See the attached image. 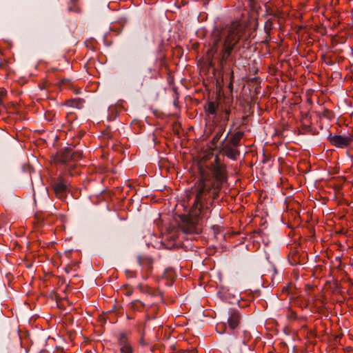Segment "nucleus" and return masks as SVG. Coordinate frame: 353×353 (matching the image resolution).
Returning a JSON list of instances; mask_svg holds the SVG:
<instances>
[{
  "label": "nucleus",
  "instance_id": "nucleus-17",
  "mask_svg": "<svg viewBox=\"0 0 353 353\" xmlns=\"http://www.w3.org/2000/svg\"><path fill=\"white\" fill-rule=\"evenodd\" d=\"M272 28V20L271 19H268L264 26L265 31L268 33Z\"/></svg>",
  "mask_w": 353,
  "mask_h": 353
},
{
  "label": "nucleus",
  "instance_id": "nucleus-10",
  "mask_svg": "<svg viewBox=\"0 0 353 353\" xmlns=\"http://www.w3.org/2000/svg\"><path fill=\"white\" fill-rule=\"evenodd\" d=\"M72 150L70 148L61 149L58 153V161L62 163H66L72 161Z\"/></svg>",
  "mask_w": 353,
  "mask_h": 353
},
{
  "label": "nucleus",
  "instance_id": "nucleus-15",
  "mask_svg": "<svg viewBox=\"0 0 353 353\" xmlns=\"http://www.w3.org/2000/svg\"><path fill=\"white\" fill-rule=\"evenodd\" d=\"M118 343H119V345H120V347H122L123 345L124 346V345L129 344L128 342L127 338L123 333H121L119 334V339H118Z\"/></svg>",
  "mask_w": 353,
  "mask_h": 353
},
{
  "label": "nucleus",
  "instance_id": "nucleus-1",
  "mask_svg": "<svg viewBox=\"0 0 353 353\" xmlns=\"http://www.w3.org/2000/svg\"><path fill=\"white\" fill-rule=\"evenodd\" d=\"M226 179L225 165L218 157H216L214 165L210 170L201 171V177L192 190L194 196L192 208L189 215L183 220L182 230L185 233L199 232L200 221L210 217L214 200L219 196Z\"/></svg>",
  "mask_w": 353,
  "mask_h": 353
},
{
  "label": "nucleus",
  "instance_id": "nucleus-6",
  "mask_svg": "<svg viewBox=\"0 0 353 353\" xmlns=\"http://www.w3.org/2000/svg\"><path fill=\"white\" fill-rule=\"evenodd\" d=\"M50 186L58 199L63 200L67 197L68 185L61 179H52Z\"/></svg>",
  "mask_w": 353,
  "mask_h": 353
},
{
  "label": "nucleus",
  "instance_id": "nucleus-4",
  "mask_svg": "<svg viewBox=\"0 0 353 353\" xmlns=\"http://www.w3.org/2000/svg\"><path fill=\"white\" fill-rule=\"evenodd\" d=\"M219 108V103L216 100H209L204 105L205 112L208 115H213L214 117V122L215 125L226 128L231 111L230 109L224 108L221 109L218 113Z\"/></svg>",
  "mask_w": 353,
  "mask_h": 353
},
{
  "label": "nucleus",
  "instance_id": "nucleus-19",
  "mask_svg": "<svg viewBox=\"0 0 353 353\" xmlns=\"http://www.w3.org/2000/svg\"><path fill=\"white\" fill-rule=\"evenodd\" d=\"M81 152L79 151H72V161H77L81 158Z\"/></svg>",
  "mask_w": 353,
  "mask_h": 353
},
{
  "label": "nucleus",
  "instance_id": "nucleus-23",
  "mask_svg": "<svg viewBox=\"0 0 353 353\" xmlns=\"http://www.w3.org/2000/svg\"><path fill=\"white\" fill-rule=\"evenodd\" d=\"M140 343L141 345H146L147 343L145 342L144 339L143 338L141 339Z\"/></svg>",
  "mask_w": 353,
  "mask_h": 353
},
{
  "label": "nucleus",
  "instance_id": "nucleus-20",
  "mask_svg": "<svg viewBox=\"0 0 353 353\" xmlns=\"http://www.w3.org/2000/svg\"><path fill=\"white\" fill-rule=\"evenodd\" d=\"M68 9L70 12H79L80 10L79 8L76 6L75 4H71V5L68 6Z\"/></svg>",
  "mask_w": 353,
  "mask_h": 353
},
{
  "label": "nucleus",
  "instance_id": "nucleus-30",
  "mask_svg": "<svg viewBox=\"0 0 353 353\" xmlns=\"http://www.w3.org/2000/svg\"><path fill=\"white\" fill-rule=\"evenodd\" d=\"M148 70H149L150 72H151V71H152V68H148Z\"/></svg>",
  "mask_w": 353,
  "mask_h": 353
},
{
  "label": "nucleus",
  "instance_id": "nucleus-32",
  "mask_svg": "<svg viewBox=\"0 0 353 353\" xmlns=\"http://www.w3.org/2000/svg\"><path fill=\"white\" fill-rule=\"evenodd\" d=\"M223 332H224V330H223V331H220V333H221V334H223Z\"/></svg>",
  "mask_w": 353,
  "mask_h": 353
},
{
  "label": "nucleus",
  "instance_id": "nucleus-27",
  "mask_svg": "<svg viewBox=\"0 0 353 353\" xmlns=\"http://www.w3.org/2000/svg\"><path fill=\"white\" fill-rule=\"evenodd\" d=\"M221 297L223 299H224V300H226V299H227V296H226L225 294H223V296H221Z\"/></svg>",
  "mask_w": 353,
  "mask_h": 353
},
{
  "label": "nucleus",
  "instance_id": "nucleus-13",
  "mask_svg": "<svg viewBox=\"0 0 353 353\" xmlns=\"http://www.w3.org/2000/svg\"><path fill=\"white\" fill-rule=\"evenodd\" d=\"M84 100L81 99H73L68 101L67 104L71 107L81 108L83 107Z\"/></svg>",
  "mask_w": 353,
  "mask_h": 353
},
{
  "label": "nucleus",
  "instance_id": "nucleus-11",
  "mask_svg": "<svg viewBox=\"0 0 353 353\" xmlns=\"http://www.w3.org/2000/svg\"><path fill=\"white\" fill-rule=\"evenodd\" d=\"M244 133L241 131H237L234 133H231L229 135V138L232 140V141L234 142L237 145H240V141L242 137H243Z\"/></svg>",
  "mask_w": 353,
  "mask_h": 353
},
{
  "label": "nucleus",
  "instance_id": "nucleus-29",
  "mask_svg": "<svg viewBox=\"0 0 353 353\" xmlns=\"http://www.w3.org/2000/svg\"><path fill=\"white\" fill-rule=\"evenodd\" d=\"M126 273H127V276H129V275H128V274H130V271H127V272H126Z\"/></svg>",
  "mask_w": 353,
  "mask_h": 353
},
{
  "label": "nucleus",
  "instance_id": "nucleus-3",
  "mask_svg": "<svg viewBox=\"0 0 353 353\" xmlns=\"http://www.w3.org/2000/svg\"><path fill=\"white\" fill-rule=\"evenodd\" d=\"M232 337L229 340L230 347L239 353H249L250 348L248 343L252 338L250 332L238 329L232 332Z\"/></svg>",
  "mask_w": 353,
  "mask_h": 353
},
{
  "label": "nucleus",
  "instance_id": "nucleus-18",
  "mask_svg": "<svg viewBox=\"0 0 353 353\" xmlns=\"http://www.w3.org/2000/svg\"><path fill=\"white\" fill-rule=\"evenodd\" d=\"M121 353H132V349L130 344L120 347Z\"/></svg>",
  "mask_w": 353,
  "mask_h": 353
},
{
  "label": "nucleus",
  "instance_id": "nucleus-31",
  "mask_svg": "<svg viewBox=\"0 0 353 353\" xmlns=\"http://www.w3.org/2000/svg\"><path fill=\"white\" fill-rule=\"evenodd\" d=\"M307 117V114H305L304 117Z\"/></svg>",
  "mask_w": 353,
  "mask_h": 353
},
{
  "label": "nucleus",
  "instance_id": "nucleus-8",
  "mask_svg": "<svg viewBox=\"0 0 353 353\" xmlns=\"http://www.w3.org/2000/svg\"><path fill=\"white\" fill-rule=\"evenodd\" d=\"M241 316L240 312L235 309H230L228 311V324L230 330L232 332L236 331L238 327Z\"/></svg>",
  "mask_w": 353,
  "mask_h": 353
},
{
  "label": "nucleus",
  "instance_id": "nucleus-2",
  "mask_svg": "<svg viewBox=\"0 0 353 353\" xmlns=\"http://www.w3.org/2000/svg\"><path fill=\"white\" fill-rule=\"evenodd\" d=\"M251 34V30L240 23H234L221 29L216 28L212 32L210 50L221 56L222 62H226L239 42H242L243 48H249Z\"/></svg>",
  "mask_w": 353,
  "mask_h": 353
},
{
  "label": "nucleus",
  "instance_id": "nucleus-14",
  "mask_svg": "<svg viewBox=\"0 0 353 353\" xmlns=\"http://www.w3.org/2000/svg\"><path fill=\"white\" fill-rule=\"evenodd\" d=\"M163 277L170 281L169 285H172L175 279V273L172 270L167 269L163 274Z\"/></svg>",
  "mask_w": 353,
  "mask_h": 353
},
{
  "label": "nucleus",
  "instance_id": "nucleus-9",
  "mask_svg": "<svg viewBox=\"0 0 353 353\" xmlns=\"http://www.w3.org/2000/svg\"><path fill=\"white\" fill-rule=\"evenodd\" d=\"M144 81V76L139 72H131L127 77V83L131 87L141 88Z\"/></svg>",
  "mask_w": 353,
  "mask_h": 353
},
{
  "label": "nucleus",
  "instance_id": "nucleus-16",
  "mask_svg": "<svg viewBox=\"0 0 353 353\" xmlns=\"http://www.w3.org/2000/svg\"><path fill=\"white\" fill-rule=\"evenodd\" d=\"M131 307L134 310H139L141 307H144V303L141 301L136 300L131 303Z\"/></svg>",
  "mask_w": 353,
  "mask_h": 353
},
{
  "label": "nucleus",
  "instance_id": "nucleus-5",
  "mask_svg": "<svg viewBox=\"0 0 353 353\" xmlns=\"http://www.w3.org/2000/svg\"><path fill=\"white\" fill-rule=\"evenodd\" d=\"M238 147L239 145L232 141L229 138V136H225V137L220 142L221 152L232 160H236L240 155Z\"/></svg>",
  "mask_w": 353,
  "mask_h": 353
},
{
  "label": "nucleus",
  "instance_id": "nucleus-21",
  "mask_svg": "<svg viewBox=\"0 0 353 353\" xmlns=\"http://www.w3.org/2000/svg\"><path fill=\"white\" fill-rule=\"evenodd\" d=\"M137 258V262H138L139 265L141 266H143V257L141 255H138Z\"/></svg>",
  "mask_w": 353,
  "mask_h": 353
},
{
  "label": "nucleus",
  "instance_id": "nucleus-22",
  "mask_svg": "<svg viewBox=\"0 0 353 353\" xmlns=\"http://www.w3.org/2000/svg\"><path fill=\"white\" fill-rule=\"evenodd\" d=\"M234 126H235V123H234V122H233L230 125V130H229L228 132L227 133L226 136H229L232 133V129L234 128Z\"/></svg>",
  "mask_w": 353,
  "mask_h": 353
},
{
  "label": "nucleus",
  "instance_id": "nucleus-25",
  "mask_svg": "<svg viewBox=\"0 0 353 353\" xmlns=\"http://www.w3.org/2000/svg\"><path fill=\"white\" fill-rule=\"evenodd\" d=\"M78 0H70V4H75Z\"/></svg>",
  "mask_w": 353,
  "mask_h": 353
},
{
  "label": "nucleus",
  "instance_id": "nucleus-12",
  "mask_svg": "<svg viewBox=\"0 0 353 353\" xmlns=\"http://www.w3.org/2000/svg\"><path fill=\"white\" fill-rule=\"evenodd\" d=\"M217 127H218V130L216 131V134H214V136L212 140V144L215 145L218 143V142L219 141L223 132L225 130V128L221 127V126H217Z\"/></svg>",
  "mask_w": 353,
  "mask_h": 353
},
{
  "label": "nucleus",
  "instance_id": "nucleus-26",
  "mask_svg": "<svg viewBox=\"0 0 353 353\" xmlns=\"http://www.w3.org/2000/svg\"><path fill=\"white\" fill-rule=\"evenodd\" d=\"M65 82H69V80H68V79L63 80L61 83H62L63 84H65Z\"/></svg>",
  "mask_w": 353,
  "mask_h": 353
},
{
  "label": "nucleus",
  "instance_id": "nucleus-7",
  "mask_svg": "<svg viewBox=\"0 0 353 353\" xmlns=\"http://www.w3.org/2000/svg\"><path fill=\"white\" fill-rule=\"evenodd\" d=\"M327 139L332 145L342 148L349 145L352 142L353 136L349 134L345 137L336 134L334 136L330 135Z\"/></svg>",
  "mask_w": 353,
  "mask_h": 353
},
{
  "label": "nucleus",
  "instance_id": "nucleus-24",
  "mask_svg": "<svg viewBox=\"0 0 353 353\" xmlns=\"http://www.w3.org/2000/svg\"><path fill=\"white\" fill-rule=\"evenodd\" d=\"M219 327H222V328H223L224 330H225V329H226L225 323H223V325H221L218 326V327H216V329H219Z\"/></svg>",
  "mask_w": 353,
  "mask_h": 353
},
{
  "label": "nucleus",
  "instance_id": "nucleus-28",
  "mask_svg": "<svg viewBox=\"0 0 353 353\" xmlns=\"http://www.w3.org/2000/svg\"><path fill=\"white\" fill-rule=\"evenodd\" d=\"M4 95V93L3 92H0V98L1 99V97Z\"/></svg>",
  "mask_w": 353,
  "mask_h": 353
}]
</instances>
